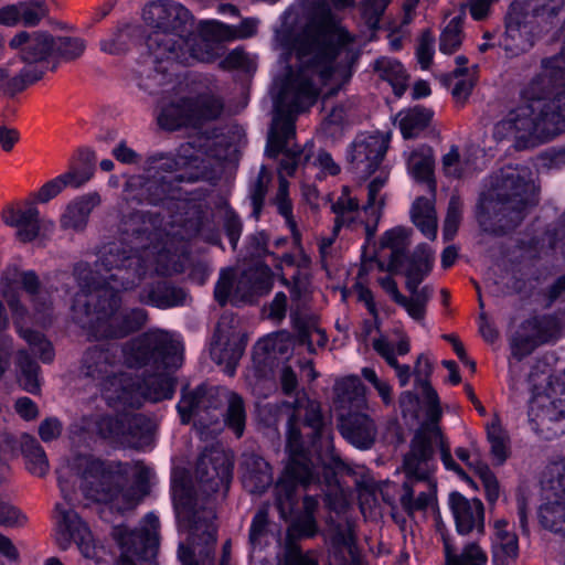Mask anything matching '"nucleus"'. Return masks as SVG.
<instances>
[{
    "instance_id": "1",
    "label": "nucleus",
    "mask_w": 565,
    "mask_h": 565,
    "mask_svg": "<svg viewBox=\"0 0 565 565\" xmlns=\"http://www.w3.org/2000/svg\"><path fill=\"white\" fill-rule=\"evenodd\" d=\"M339 51L340 45L333 36L324 32L307 35L296 46L301 65L297 72L289 73L279 93L266 147L269 158L275 159L282 153L278 177H294L298 167L309 160L300 147L289 148L288 142L296 135L297 114L316 103L320 86L332 75Z\"/></svg>"
},
{
    "instance_id": "2",
    "label": "nucleus",
    "mask_w": 565,
    "mask_h": 565,
    "mask_svg": "<svg viewBox=\"0 0 565 565\" xmlns=\"http://www.w3.org/2000/svg\"><path fill=\"white\" fill-rule=\"evenodd\" d=\"M96 280L88 264L74 267V276L81 287L73 310L77 322L96 340L121 339L139 331L148 321V312L141 308L119 311L121 286H115L109 273Z\"/></svg>"
},
{
    "instance_id": "3",
    "label": "nucleus",
    "mask_w": 565,
    "mask_h": 565,
    "mask_svg": "<svg viewBox=\"0 0 565 565\" xmlns=\"http://www.w3.org/2000/svg\"><path fill=\"white\" fill-rule=\"evenodd\" d=\"M525 166H508L498 171L489 191L480 198L477 218L486 232L503 235L524 220L529 206L536 204V186Z\"/></svg>"
},
{
    "instance_id": "4",
    "label": "nucleus",
    "mask_w": 565,
    "mask_h": 565,
    "mask_svg": "<svg viewBox=\"0 0 565 565\" xmlns=\"http://www.w3.org/2000/svg\"><path fill=\"white\" fill-rule=\"evenodd\" d=\"M119 231L129 248L109 245L96 262L97 274L109 273L115 286L124 289L136 288L148 275L146 257L150 255V246L160 234L153 231V224L142 212H132L124 216Z\"/></svg>"
},
{
    "instance_id": "5",
    "label": "nucleus",
    "mask_w": 565,
    "mask_h": 565,
    "mask_svg": "<svg viewBox=\"0 0 565 565\" xmlns=\"http://www.w3.org/2000/svg\"><path fill=\"white\" fill-rule=\"evenodd\" d=\"M121 352L129 367L151 366L156 370V373L146 375L142 385L138 387L141 399L147 398L156 403L173 396L175 381L169 370L179 367L182 358L178 343L168 332L159 329L149 330L126 342Z\"/></svg>"
},
{
    "instance_id": "6",
    "label": "nucleus",
    "mask_w": 565,
    "mask_h": 565,
    "mask_svg": "<svg viewBox=\"0 0 565 565\" xmlns=\"http://www.w3.org/2000/svg\"><path fill=\"white\" fill-rule=\"evenodd\" d=\"M173 503L179 526L190 533L191 540V545H179L178 557L182 565H199L194 559L196 547L203 545L199 554L210 557L216 544L214 503L210 499L201 502L192 489L184 486L174 487Z\"/></svg>"
},
{
    "instance_id": "7",
    "label": "nucleus",
    "mask_w": 565,
    "mask_h": 565,
    "mask_svg": "<svg viewBox=\"0 0 565 565\" xmlns=\"http://www.w3.org/2000/svg\"><path fill=\"white\" fill-rule=\"evenodd\" d=\"M545 74L533 78L523 90L533 107L536 138L546 141L565 132V92L545 98L547 86L565 85V49L558 56L544 61Z\"/></svg>"
},
{
    "instance_id": "8",
    "label": "nucleus",
    "mask_w": 565,
    "mask_h": 565,
    "mask_svg": "<svg viewBox=\"0 0 565 565\" xmlns=\"http://www.w3.org/2000/svg\"><path fill=\"white\" fill-rule=\"evenodd\" d=\"M81 490L85 499L110 504L118 512L136 507L134 490H125L129 466L119 461H103L92 457L78 459Z\"/></svg>"
},
{
    "instance_id": "9",
    "label": "nucleus",
    "mask_w": 565,
    "mask_h": 565,
    "mask_svg": "<svg viewBox=\"0 0 565 565\" xmlns=\"http://www.w3.org/2000/svg\"><path fill=\"white\" fill-rule=\"evenodd\" d=\"M193 146L188 142L180 147L177 157H169L163 154H157L150 158L151 164H153L152 169L163 172H178L171 175L169 179L166 177L156 178L153 175L152 179H148L145 182V189L149 193L148 201L151 204H157L162 201L166 196L171 193V184L173 181L178 182H194L200 179L202 172H188L181 171L186 167L199 168V163L202 162L201 158L198 154L192 152Z\"/></svg>"
},
{
    "instance_id": "10",
    "label": "nucleus",
    "mask_w": 565,
    "mask_h": 565,
    "mask_svg": "<svg viewBox=\"0 0 565 565\" xmlns=\"http://www.w3.org/2000/svg\"><path fill=\"white\" fill-rule=\"evenodd\" d=\"M147 47L153 58V79L163 85L174 73L177 65H188L201 56L191 50L185 34L177 35L162 31H152L147 38Z\"/></svg>"
},
{
    "instance_id": "11",
    "label": "nucleus",
    "mask_w": 565,
    "mask_h": 565,
    "mask_svg": "<svg viewBox=\"0 0 565 565\" xmlns=\"http://www.w3.org/2000/svg\"><path fill=\"white\" fill-rule=\"evenodd\" d=\"M96 426L103 438L114 439L127 447L137 449L151 443L154 430L152 420L140 413L102 416Z\"/></svg>"
},
{
    "instance_id": "12",
    "label": "nucleus",
    "mask_w": 565,
    "mask_h": 565,
    "mask_svg": "<svg viewBox=\"0 0 565 565\" xmlns=\"http://www.w3.org/2000/svg\"><path fill=\"white\" fill-rule=\"evenodd\" d=\"M195 476L202 493L210 497L222 491L225 495L233 477L232 457L218 447L205 449L198 460Z\"/></svg>"
},
{
    "instance_id": "13",
    "label": "nucleus",
    "mask_w": 565,
    "mask_h": 565,
    "mask_svg": "<svg viewBox=\"0 0 565 565\" xmlns=\"http://www.w3.org/2000/svg\"><path fill=\"white\" fill-rule=\"evenodd\" d=\"M159 519L150 513L143 519V524L128 533H121L120 565H137L136 561H151L156 557L159 547Z\"/></svg>"
},
{
    "instance_id": "14",
    "label": "nucleus",
    "mask_w": 565,
    "mask_h": 565,
    "mask_svg": "<svg viewBox=\"0 0 565 565\" xmlns=\"http://www.w3.org/2000/svg\"><path fill=\"white\" fill-rule=\"evenodd\" d=\"M145 23L153 31L181 35L186 34L194 24V17L181 3L172 0L150 1L142 9Z\"/></svg>"
},
{
    "instance_id": "15",
    "label": "nucleus",
    "mask_w": 565,
    "mask_h": 565,
    "mask_svg": "<svg viewBox=\"0 0 565 565\" xmlns=\"http://www.w3.org/2000/svg\"><path fill=\"white\" fill-rule=\"evenodd\" d=\"M225 387L201 384L194 388L184 387L177 405L182 424H189L193 418L205 425L212 411L222 407Z\"/></svg>"
},
{
    "instance_id": "16",
    "label": "nucleus",
    "mask_w": 565,
    "mask_h": 565,
    "mask_svg": "<svg viewBox=\"0 0 565 565\" xmlns=\"http://www.w3.org/2000/svg\"><path fill=\"white\" fill-rule=\"evenodd\" d=\"M244 335L237 331L235 319L223 316L216 327L211 342L210 354L218 365H224V371L233 375L236 365L245 350Z\"/></svg>"
},
{
    "instance_id": "17",
    "label": "nucleus",
    "mask_w": 565,
    "mask_h": 565,
    "mask_svg": "<svg viewBox=\"0 0 565 565\" xmlns=\"http://www.w3.org/2000/svg\"><path fill=\"white\" fill-rule=\"evenodd\" d=\"M530 422L533 429L544 439H554L565 434V397L552 399L548 396L534 398L530 406Z\"/></svg>"
},
{
    "instance_id": "18",
    "label": "nucleus",
    "mask_w": 565,
    "mask_h": 565,
    "mask_svg": "<svg viewBox=\"0 0 565 565\" xmlns=\"http://www.w3.org/2000/svg\"><path fill=\"white\" fill-rule=\"evenodd\" d=\"M437 449H439V444L436 441L427 439L423 434L414 435L409 449L403 457L401 469L405 478L437 481L435 478Z\"/></svg>"
},
{
    "instance_id": "19",
    "label": "nucleus",
    "mask_w": 565,
    "mask_h": 565,
    "mask_svg": "<svg viewBox=\"0 0 565 565\" xmlns=\"http://www.w3.org/2000/svg\"><path fill=\"white\" fill-rule=\"evenodd\" d=\"M423 396L425 397L426 403L428 405V419L424 424H422V426L417 429L415 435L423 434L427 439H430L439 444L440 459L444 466L448 470H452L459 476H463L465 472L462 468L454 460L450 451V446L438 425L439 419L441 417L438 394L430 385V382L426 380L423 381Z\"/></svg>"
},
{
    "instance_id": "20",
    "label": "nucleus",
    "mask_w": 565,
    "mask_h": 565,
    "mask_svg": "<svg viewBox=\"0 0 565 565\" xmlns=\"http://www.w3.org/2000/svg\"><path fill=\"white\" fill-rule=\"evenodd\" d=\"M55 511L57 513L58 532L56 542L58 547L66 550L73 541L86 558H93L95 544L88 526L72 509L67 510L61 504H56Z\"/></svg>"
},
{
    "instance_id": "21",
    "label": "nucleus",
    "mask_w": 565,
    "mask_h": 565,
    "mask_svg": "<svg viewBox=\"0 0 565 565\" xmlns=\"http://www.w3.org/2000/svg\"><path fill=\"white\" fill-rule=\"evenodd\" d=\"M388 143L390 138L384 134L358 138L353 142L349 154L351 169L363 178L370 177L383 161Z\"/></svg>"
},
{
    "instance_id": "22",
    "label": "nucleus",
    "mask_w": 565,
    "mask_h": 565,
    "mask_svg": "<svg viewBox=\"0 0 565 565\" xmlns=\"http://www.w3.org/2000/svg\"><path fill=\"white\" fill-rule=\"evenodd\" d=\"M120 365L121 356L117 344H95L84 351L79 375L98 385L114 374Z\"/></svg>"
},
{
    "instance_id": "23",
    "label": "nucleus",
    "mask_w": 565,
    "mask_h": 565,
    "mask_svg": "<svg viewBox=\"0 0 565 565\" xmlns=\"http://www.w3.org/2000/svg\"><path fill=\"white\" fill-rule=\"evenodd\" d=\"M96 386L109 407L139 408L141 406V394L136 382L121 365Z\"/></svg>"
},
{
    "instance_id": "24",
    "label": "nucleus",
    "mask_w": 565,
    "mask_h": 565,
    "mask_svg": "<svg viewBox=\"0 0 565 565\" xmlns=\"http://www.w3.org/2000/svg\"><path fill=\"white\" fill-rule=\"evenodd\" d=\"M539 36V30L534 29L525 14L523 1L513 2L505 22L504 49L513 54L526 52Z\"/></svg>"
},
{
    "instance_id": "25",
    "label": "nucleus",
    "mask_w": 565,
    "mask_h": 565,
    "mask_svg": "<svg viewBox=\"0 0 565 565\" xmlns=\"http://www.w3.org/2000/svg\"><path fill=\"white\" fill-rule=\"evenodd\" d=\"M337 426L341 436L359 449L366 450L375 444L377 426L367 414L361 411L339 413Z\"/></svg>"
},
{
    "instance_id": "26",
    "label": "nucleus",
    "mask_w": 565,
    "mask_h": 565,
    "mask_svg": "<svg viewBox=\"0 0 565 565\" xmlns=\"http://www.w3.org/2000/svg\"><path fill=\"white\" fill-rule=\"evenodd\" d=\"M409 233L404 227H394L386 231L380 238L376 256L379 258V267L396 274L402 268L406 252L411 244Z\"/></svg>"
},
{
    "instance_id": "27",
    "label": "nucleus",
    "mask_w": 565,
    "mask_h": 565,
    "mask_svg": "<svg viewBox=\"0 0 565 565\" xmlns=\"http://www.w3.org/2000/svg\"><path fill=\"white\" fill-rule=\"evenodd\" d=\"M449 507L459 534L468 535L475 530L479 534H483L484 508L479 499H467L459 492H451Z\"/></svg>"
},
{
    "instance_id": "28",
    "label": "nucleus",
    "mask_w": 565,
    "mask_h": 565,
    "mask_svg": "<svg viewBox=\"0 0 565 565\" xmlns=\"http://www.w3.org/2000/svg\"><path fill=\"white\" fill-rule=\"evenodd\" d=\"M437 499V481L405 478L399 489L398 502L411 518L425 512Z\"/></svg>"
},
{
    "instance_id": "29",
    "label": "nucleus",
    "mask_w": 565,
    "mask_h": 565,
    "mask_svg": "<svg viewBox=\"0 0 565 565\" xmlns=\"http://www.w3.org/2000/svg\"><path fill=\"white\" fill-rule=\"evenodd\" d=\"M286 437L289 454L288 471L302 482H308L312 477L313 465L303 447L297 414H290L288 418Z\"/></svg>"
},
{
    "instance_id": "30",
    "label": "nucleus",
    "mask_w": 565,
    "mask_h": 565,
    "mask_svg": "<svg viewBox=\"0 0 565 565\" xmlns=\"http://www.w3.org/2000/svg\"><path fill=\"white\" fill-rule=\"evenodd\" d=\"M9 45L20 50L22 61L30 66L54 57V38L47 33L22 31L10 40Z\"/></svg>"
},
{
    "instance_id": "31",
    "label": "nucleus",
    "mask_w": 565,
    "mask_h": 565,
    "mask_svg": "<svg viewBox=\"0 0 565 565\" xmlns=\"http://www.w3.org/2000/svg\"><path fill=\"white\" fill-rule=\"evenodd\" d=\"M185 260H189L188 252L173 248L157 239L150 246V255L146 257V265L148 273L153 270L160 276H173L185 271Z\"/></svg>"
},
{
    "instance_id": "32",
    "label": "nucleus",
    "mask_w": 565,
    "mask_h": 565,
    "mask_svg": "<svg viewBox=\"0 0 565 565\" xmlns=\"http://www.w3.org/2000/svg\"><path fill=\"white\" fill-rule=\"evenodd\" d=\"M2 296L4 297L8 306L10 307L13 317L14 324L18 329L19 334L31 345L38 349L40 358L44 363L53 361L54 352L51 342H49L44 335L38 331L30 329H22L20 320L25 316L26 310L20 303L18 294L10 286L2 287Z\"/></svg>"
},
{
    "instance_id": "33",
    "label": "nucleus",
    "mask_w": 565,
    "mask_h": 565,
    "mask_svg": "<svg viewBox=\"0 0 565 565\" xmlns=\"http://www.w3.org/2000/svg\"><path fill=\"white\" fill-rule=\"evenodd\" d=\"M437 531L441 535L445 552V565H486L488 562L487 553L477 542L465 544L460 553L454 537L446 531L441 522H437Z\"/></svg>"
},
{
    "instance_id": "34",
    "label": "nucleus",
    "mask_w": 565,
    "mask_h": 565,
    "mask_svg": "<svg viewBox=\"0 0 565 565\" xmlns=\"http://www.w3.org/2000/svg\"><path fill=\"white\" fill-rule=\"evenodd\" d=\"M186 292L181 287L160 280L146 285L138 295L139 302L150 305L160 309L183 306L186 300Z\"/></svg>"
},
{
    "instance_id": "35",
    "label": "nucleus",
    "mask_w": 565,
    "mask_h": 565,
    "mask_svg": "<svg viewBox=\"0 0 565 565\" xmlns=\"http://www.w3.org/2000/svg\"><path fill=\"white\" fill-rule=\"evenodd\" d=\"M273 286L271 270L267 265L256 264L241 274L235 285V297L247 300L267 294Z\"/></svg>"
},
{
    "instance_id": "36",
    "label": "nucleus",
    "mask_w": 565,
    "mask_h": 565,
    "mask_svg": "<svg viewBox=\"0 0 565 565\" xmlns=\"http://www.w3.org/2000/svg\"><path fill=\"white\" fill-rule=\"evenodd\" d=\"M6 224L15 227L17 237L23 243L32 242L40 233V213L33 203L3 213Z\"/></svg>"
},
{
    "instance_id": "37",
    "label": "nucleus",
    "mask_w": 565,
    "mask_h": 565,
    "mask_svg": "<svg viewBox=\"0 0 565 565\" xmlns=\"http://www.w3.org/2000/svg\"><path fill=\"white\" fill-rule=\"evenodd\" d=\"M331 211L335 215L334 217V234H339L342 227L351 231L358 230L363 226L365 230V218H361L360 204L356 198L350 195L348 186H343L341 195L337 201L332 202Z\"/></svg>"
},
{
    "instance_id": "38",
    "label": "nucleus",
    "mask_w": 565,
    "mask_h": 565,
    "mask_svg": "<svg viewBox=\"0 0 565 565\" xmlns=\"http://www.w3.org/2000/svg\"><path fill=\"white\" fill-rule=\"evenodd\" d=\"M514 130V147L518 150L535 146L536 127L531 100L509 113Z\"/></svg>"
},
{
    "instance_id": "39",
    "label": "nucleus",
    "mask_w": 565,
    "mask_h": 565,
    "mask_svg": "<svg viewBox=\"0 0 565 565\" xmlns=\"http://www.w3.org/2000/svg\"><path fill=\"white\" fill-rule=\"evenodd\" d=\"M100 196L97 193L83 195L71 202L61 216V226L64 230L83 231L92 211L99 205Z\"/></svg>"
},
{
    "instance_id": "40",
    "label": "nucleus",
    "mask_w": 565,
    "mask_h": 565,
    "mask_svg": "<svg viewBox=\"0 0 565 565\" xmlns=\"http://www.w3.org/2000/svg\"><path fill=\"white\" fill-rule=\"evenodd\" d=\"M340 413L361 411L366 407L365 387L358 376H348L334 385Z\"/></svg>"
},
{
    "instance_id": "41",
    "label": "nucleus",
    "mask_w": 565,
    "mask_h": 565,
    "mask_svg": "<svg viewBox=\"0 0 565 565\" xmlns=\"http://www.w3.org/2000/svg\"><path fill=\"white\" fill-rule=\"evenodd\" d=\"M315 480V472L312 471V477L308 482H302L299 478L292 476L288 471V466L286 467L284 476L278 480L275 487L276 493V507L280 513L282 519H288L297 503H298V494L297 487L298 483L307 487Z\"/></svg>"
},
{
    "instance_id": "42",
    "label": "nucleus",
    "mask_w": 565,
    "mask_h": 565,
    "mask_svg": "<svg viewBox=\"0 0 565 565\" xmlns=\"http://www.w3.org/2000/svg\"><path fill=\"white\" fill-rule=\"evenodd\" d=\"M222 406H225L223 413V423L236 438L243 437L247 424L246 403L238 393L225 390Z\"/></svg>"
},
{
    "instance_id": "43",
    "label": "nucleus",
    "mask_w": 565,
    "mask_h": 565,
    "mask_svg": "<svg viewBox=\"0 0 565 565\" xmlns=\"http://www.w3.org/2000/svg\"><path fill=\"white\" fill-rule=\"evenodd\" d=\"M243 484L250 493H263L273 482L269 463L259 456L252 455L244 461Z\"/></svg>"
},
{
    "instance_id": "44",
    "label": "nucleus",
    "mask_w": 565,
    "mask_h": 565,
    "mask_svg": "<svg viewBox=\"0 0 565 565\" xmlns=\"http://www.w3.org/2000/svg\"><path fill=\"white\" fill-rule=\"evenodd\" d=\"M433 267V256L426 245H418L409 258L404 275L406 277V289L416 291Z\"/></svg>"
},
{
    "instance_id": "45",
    "label": "nucleus",
    "mask_w": 565,
    "mask_h": 565,
    "mask_svg": "<svg viewBox=\"0 0 565 565\" xmlns=\"http://www.w3.org/2000/svg\"><path fill=\"white\" fill-rule=\"evenodd\" d=\"M282 405L292 409L291 414H297L298 419L303 415L305 425L312 429L315 438L321 434L323 417L321 414V405L318 401L310 399L308 395L302 392L296 394L294 402H284Z\"/></svg>"
},
{
    "instance_id": "46",
    "label": "nucleus",
    "mask_w": 565,
    "mask_h": 565,
    "mask_svg": "<svg viewBox=\"0 0 565 565\" xmlns=\"http://www.w3.org/2000/svg\"><path fill=\"white\" fill-rule=\"evenodd\" d=\"M191 98H182L163 107L158 116V124L161 128L173 131L181 127L192 126L193 114L191 111Z\"/></svg>"
},
{
    "instance_id": "47",
    "label": "nucleus",
    "mask_w": 565,
    "mask_h": 565,
    "mask_svg": "<svg viewBox=\"0 0 565 565\" xmlns=\"http://www.w3.org/2000/svg\"><path fill=\"white\" fill-rule=\"evenodd\" d=\"M386 182V177L379 175L367 185V202L363 206V213L366 215L365 237L370 243L375 236L377 225L382 216L383 201H376L377 194Z\"/></svg>"
},
{
    "instance_id": "48",
    "label": "nucleus",
    "mask_w": 565,
    "mask_h": 565,
    "mask_svg": "<svg viewBox=\"0 0 565 565\" xmlns=\"http://www.w3.org/2000/svg\"><path fill=\"white\" fill-rule=\"evenodd\" d=\"M521 324L522 329L532 335L539 345L557 339L559 335L558 319L551 315L534 316Z\"/></svg>"
},
{
    "instance_id": "49",
    "label": "nucleus",
    "mask_w": 565,
    "mask_h": 565,
    "mask_svg": "<svg viewBox=\"0 0 565 565\" xmlns=\"http://www.w3.org/2000/svg\"><path fill=\"white\" fill-rule=\"evenodd\" d=\"M564 6L565 0H547L534 7L531 11H525V14L531 24H534V29L539 30V34L542 35L556 24Z\"/></svg>"
},
{
    "instance_id": "50",
    "label": "nucleus",
    "mask_w": 565,
    "mask_h": 565,
    "mask_svg": "<svg viewBox=\"0 0 565 565\" xmlns=\"http://www.w3.org/2000/svg\"><path fill=\"white\" fill-rule=\"evenodd\" d=\"M547 499L550 501L540 508V522L545 529L565 536V499L556 498L553 492Z\"/></svg>"
},
{
    "instance_id": "51",
    "label": "nucleus",
    "mask_w": 565,
    "mask_h": 565,
    "mask_svg": "<svg viewBox=\"0 0 565 565\" xmlns=\"http://www.w3.org/2000/svg\"><path fill=\"white\" fill-rule=\"evenodd\" d=\"M407 168L417 181L435 186L434 152L430 147H423L413 151L408 157Z\"/></svg>"
},
{
    "instance_id": "52",
    "label": "nucleus",
    "mask_w": 565,
    "mask_h": 565,
    "mask_svg": "<svg viewBox=\"0 0 565 565\" xmlns=\"http://www.w3.org/2000/svg\"><path fill=\"white\" fill-rule=\"evenodd\" d=\"M374 71L392 85L397 97L405 93L408 76L399 62L386 57L379 58L374 63Z\"/></svg>"
},
{
    "instance_id": "53",
    "label": "nucleus",
    "mask_w": 565,
    "mask_h": 565,
    "mask_svg": "<svg viewBox=\"0 0 565 565\" xmlns=\"http://www.w3.org/2000/svg\"><path fill=\"white\" fill-rule=\"evenodd\" d=\"M21 450L26 458L29 471L39 477L45 476L49 470V461L44 449L36 438L29 434L22 435Z\"/></svg>"
},
{
    "instance_id": "54",
    "label": "nucleus",
    "mask_w": 565,
    "mask_h": 565,
    "mask_svg": "<svg viewBox=\"0 0 565 565\" xmlns=\"http://www.w3.org/2000/svg\"><path fill=\"white\" fill-rule=\"evenodd\" d=\"M399 129L404 138L411 139L418 136L429 125L433 111L415 106L405 113H399Z\"/></svg>"
},
{
    "instance_id": "55",
    "label": "nucleus",
    "mask_w": 565,
    "mask_h": 565,
    "mask_svg": "<svg viewBox=\"0 0 565 565\" xmlns=\"http://www.w3.org/2000/svg\"><path fill=\"white\" fill-rule=\"evenodd\" d=\"M191 108L194 127H198L202 121L217 118L223 109V104L214 96L203 95L191 98Z\"/></svg>"
},
{
    "instance_id": "56",
    "label": "nucleus",
    "mask_w": 565,
    "mask_h": 565,
    "mask_svg": "<svg viewBox=\"0 0 565 565\" xmlns=\"http://www.w3.org/2000/svg\"><path fill=\"white\" fill-rule=\"evenodd\" d=\"M18 366L21 372L19 377L21 386L29 393H38L40 391L39 364L25 351H19Z\"/></svg>"
},
{
    "instance_id": "57",
    "label": "nucleus",
    "mask_w": 565,
    "mask_h": 565,
    "mask_svg": "<svg viewBox=\"0 0 565 565\" xmlns=\"http://www.w3.org/2000/svg\"><path fill=\"white\" fill-rule=\"evenodd\" d=\"M23 289L30 295L39 312H46L51 307V300L46 291L41 288L38 275L30 270L20 274Z\"/></svg>"
},
{
    "instance_id": "58",
    "label": "nucleus",
    "mask_w": 565,
    "mask_h": 565,
    "mask_svg": "<svg viewBox=\"0 0 565 565\" xmlns=\"http://www.w3.org/2000/svg\"><path fill=\"white\" fill-rule=\"evenodd\" d=\"M409 292L412 295L409 298L403 295V300H397L396 303L402 306L413 319L422 321L425 318L426 306L433 289L429 286H424L422 289Z\"/></svg>"
},
{
    "instance_id": "59",
    "label": "nucleus",
    "mask_w": 565,
    "mask_h": 565,
    "mask_svg": "<svg viewBox=\"0 0 565 565\" xmlns=\"http://www.w3.org/2000/svg\"><path fill=\"white\" fill-rule=\"evenodd\" d=\"M462 24L461 17H455L448 22L439 38L440 52L452 54L460 47L463 39Z\"/></svg>"
},
{
    "instance_id": "60",
    "label": "nucleus",
    "mask_w": 565,
    "mask_h": 565,
    "mask_svg": "<svg viewBox=\"0 0 565 565\" xmlns=\"http://www.w3.org/2000/svg\"><path fill=\"white\" fill-rule=\"evenodd\" d=\"M45 73L43 66H25L21 72L10 78L6 84V93L10 96L24 90L28 86L40 81Z\"/></svg>"
},
{
    "instance_id": "61",
    "label": "nucleus",
    "mask_w": 565,
    "mask_h": 565,
    "mask_svg": "<svg viewBox=\"0 0 565 565\" xmlns=\"http://www.w3.org/2000/svg\"><path fill=\"white\" fill-rule=\"evenodd\" d=\"M487 436L491 446V455L498 465H502L509 456L508 437L500 424L492 422L487 427Z\"/></svg>"
},
{
    "instance_id": "62",
    "label": "nucleus",
    "mask_w": 565,
    "mask_h": 565,
    "mask_svg": "<svg viewBox=\"0 0 565 565\" xmlns=\"http://www.w3.org/2000/svg\"><path fill=\"white\" fill-rule=\"evenodd\" d=\"M268 509L260 508L253 518L249 529V544L253 550L262 547L268 537L269 533Z\"/></svg>"
},
{
    "instance_id": "63",
    "label": "nucleus",
    "mask_w": 565,
    "mask_h": 565,
    "mask_svg": "<svg viewBox=\"0 0 565 565\" xmlns=\"http://www.w3.org/2000/svg\"><path fill=\"white\" fill-rule=\"evenodd\" d=\"M139 33L137 25L124 24L114 33L113 39L102 42V50L118 54L127 50L129 41Z\"/></svg>"
},
{
    "instance_id": "64",
    "label": "nucleus",
    "mask_w": 565,
    "mask_h": 565,
    "mask_svg": "<svg viewBox=\"0 0 565 565\" xmlns=\"http://www.w3.org/2000/svg\"><path fill=\"white\" fill-rule=\"evenodd\" d=\"M519 556L518 536H509L505 542H497L492 550L494 565H513Z\"/></svg>"
}]
</instances>
